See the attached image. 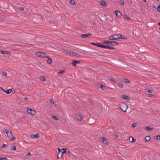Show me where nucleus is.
I'll list each match as a JSON object with an SVG mask.
<instances>
[{"instance_id": "3", "label": "nucleus", "mask_w": 160, "mask_h": 160, "mask_svg": "<svg viewBox=\"0 0 160 160\" xmlns=\"http://www.w3.org/2000/svg\"><path fill=\"white\" fill-rule=\"evenodd\" d=\"M121 36L120 34H115L112 36H110L109 38L110 40H117L120 39L119 37Z\"/></svg>"}, {"instance_id": "37", "label": "nucleus", "mask_w": 160, "mask_h": 160, "mask_svg": "<svg viewBox=\"0 0 160 160\" xmlns=\"http://www.w3.org/2000/svg\"><path fill=\"white\" fill-rule=\"evenodd\" d=\"M147 92L149 93H152L153 91L151 90H148L147 91Z\"/></svg>"}, {"instance_id": "7", "label": "nucleus", "mask_w": 160, "mask_h": 160, "mask_svg": "<svg viewBox=\"0 0 160 160\" xmlns=\"http://www.w3.org/2000/svg\"><path fill=\"white\" fill-rule=\"evenodd\" d=\"M145 129L148 131H150L153 130V127H150L149 126H147L145 127Z\"/></svg>"}, {"instance_id": "48", "label": "nucleus", "mask_w": 160, "mask_h": 160, "mask_svg": "<svg viewBox=\"0 0 160 160\" xmlns=\"http://www.w3.org/2000/svg\"><path fill=\"white\" fill-rule=\"evenodd\" d=\"M6 146V145L5 144H3V145H2V148H4V147H5V146Z\"/></svg>"}, {"instance_id": "18", "label": "nucleus", "mask_w": 160, "mask_h": 160, "mask_svg": "<svg viewBox=\"0 0 160 160\" xmlns=\"http://www.w3.org/2000/svg\"><path fill=\"white\" fill-rule=\"evenodd\" d=\"M12 90L11 89H9L7 90H4V92L7 94H9L12 91Z\"/></svg>"}, {"instance_id": "36", "label": "nucleus", "mask_w": 160, "mask_h": 160, "mask_svg": "<svg viewBox=\"0 0 160 160\" xmlns=\"http://www.w3.org/2000/svg\"><path fill=\"white\" fill-rule=\"evenodd\" d=\"M50 102L52 103V104H54V102L52 99H51L49 100Z\"/></svg>"}, {"instance_id": "25", "label": "nucleus", "mask_w": 160, "mask_h": 160, "mask_svg": "<svg viewBox=\"0 0 160 160\" xmlns=\"http://www.w3.org/2000/svg\"><path fill=\"white\" fill-rule=\"evenodd\" d=\"M65 72V71H60L59 72H58L57 73L58 75H60L61 74H62L64 73Z\"/></svg>"}, {"instance_id": "12", "label": "nucleus", "mask_w": 160, "mask_h": 160, "mask_svg": "<svg viewBox=\"0 0 160 160\" xmlns=\"http://www.w3.org/2000/svg\"><path fill=\"white\" fill-rule=\"evenodd\" d=\"M80 62L78 61L74 60L72 63V64L74 66H76V65L79 63Z\"/></svg>"}, {"instance_id": "24", "label": "nucleus", "mask_w": 160, "mask_h": 160, "mask_svg": "<svg viewBox=\"0 0 160 160\" xmlns=\"http://www.w3.org/2000/svg\"><path fill=\"white\" fill-rule=\"evenodd\" d=\"M118 86L121 88H122L123 87V85L122 83L119 82L117 84Z\"/></svg>"}, {"instance_id": "41", "label": "nucleus", "mask_w": 160, "mask_h": 160, "mask_svg": "<svg viewBox=\"0 0 160 160\" xmlns=\"http://www.w3.org/2000/svg\"><path fill=\"white\" fill-rule=\"evenodd\" d=\"M112 41H107V43L108 44V45H111V44L112 43Z\"/></svg>"}, {"instance_id": "14", "label": "nucleus", "mask_w": 160, "mask_h": 160, "mask_svg": "<svg viewBox=\"0 0 160 160\" xmlns=\"http://www.w3.org/2000/svg\"><path fill=\"white\" fill-rule=\"evenodd\" d=\"M45 58H47L48 59L47 62L49 64L51 63L52 61L51 58L49 56H47Z\"/></svg>"}, {"instance_id": "5", "label": "nucleus", "mask_w": 160, "mask_h": 160, "mask_svg": "<svg viewBox=\"0 0 160 160\" xmlns=\"http://www.w3.org/2000/svg\"><path fill=\"white\" fill-rule=\"evenodd\" d=\"M36 54L37 56L39 57H41L42 58L46 57L47 54L41 52H38L36 53Z\"/></svg>"}, {"instance_id": "6", "label": "nucleus", "mask_w": 160, "mask_h": 160, "mask_svg": "<svg viewBox=\"0 0 160 160\" xmlns=\"http://www.w3.org/2000/svg\"><path fill=\"white\" fill-rule=\"evenodd\" d=\"M27 112L29 114H30L32 115H34L36 113V111L31 108H28L27 109Z\"/></svg>"}, {"instance_id": "42", "label": "nucleus", "mask_w": 160, "mask_h": 160, "mask_svg": "<svg viewBox=\"0 0 160 160\" xmlns=\"http://www.w3.org/2000/svg\"><path fill=\"white\" fill-rule=\"evenodd\" d=\"M108 48H108V49H115L114 48H113L112 47H111L110 46H108Z\"/></svg>"}, {"instance_id": "52", "label": "nucleus", "mask_w": 160, "mask_h": 160, "mask_svg": "<svg viewBox=\"0 0 160 160\" xmlns=\"http://www.w3.org/2000/svg\"><path fill=\"white\" fill-rule=\"evenodd\" d=\"M107 42H107V41H104L102 42V43L103 44H105V43H107Z\"/></svg>"}, {"instance_id": "40", "label": "nucleus", "mask_w": 160, "mask_h": 160, "mask_svg": "<svg viewBox=\"0 0 160 160\" xmlns=\"http://www.w3.org/2000/svg\"><path fill=\"white\" fill-rule=\"evenodd\" d=\"M148 97H153L154 96V95L152 94H148Z\"/></svg>"}, {"instance_id": "28", "label": "nucleus", "mask_w": 160, "mask_h": 160, "mask_svg": "<svg viewBox=\"0 0 160 160\" xmlns=\"http://www.w3.org/2000/svg\"><path fill=\"white\" fill-rule=\"evenodd\" d=\"M39 78L42 81H45V78L43 76H40Z\"/></svg>"}, {"instance_id": "51", "label": "nucleus", "mask_w": 160, "mask_h": 160, "mask_svg": "<svg viewBox=\"0 0 160 160\" xmlns=\"http://www.w3.org/2000/svg\"><path fill=\"white\" fill-rule=\"evenodd\" d=\"M125 18H126L127 19L129 20L130 19V18L128 16H126L125 17Z\"/></svg>"}, {"instance_id": "13", "label": "nucleus", "mask_w": 160, "mask_h": 160, "mask_svg": "<svg viewBox=\"0 0 160 160\" xmlns=\"http://www.w3.org/2000/svg\"><path fill=\"white\" fill-rule=\"evenodd\" d=\"M103 6H107L108 5L106 3L103 1H101L99 2Z\"/></svg>"}, {"instance_id": "58", "label": "nucleus", "mask_w": 160, "mask_h": 160, "mask_svg": "<svg viewBox=\"0 0 160 160\" xmlns=\"http://www.w3.org/2000/svg\"><path fill=\"white\" fill-rule=\"evenodd\" d=\"M158 25H160V22L158 23Z\"/></svg>"}, {"instance_id": "10", "label": "nucleus", "mask_w": 160, "mask_h": 160, "mask_svg": "<svg viewBox=\"0 0 160 160\" xmlns=\"http://www.w3.org/2000/svg\"><path fill=\"white\" fill-rule=\"evenodd\" d=\"M91 36V34L89 33H88L87 34H82L81 35V36L82 38H86L88 37L89 36Z\"/></svg>"}, {"instance_id": "22", "label": "nucleus", "mask_w": 160, "mask_h": 160, "mask_svg": "<svg viewBox=\"0 0 160 160\" xmlns=\"http://www.w3.org/2000/svg\"><path fill=\"white\" fill-rule=\"evenodd\" d=\"M145 139L146 141H149L150 139V138L149 136H147L145 137Z\"/></svg>"}, {"instance_id": "11", "label": "nucleus", "mask_w": 160, "mask_h": 160, "mask_svg": "<svg viewBox=\"0 0 160 160\" xmlns=\"http://www.w3.org/2000/svg\"><path fill=\"white\" fill-rule=\"evenodd\" d=\"M129 141L131 142H133L136 141V140L133 137L130 136L129 138Z\"/></svg>"}, {"instance_id": "44", "label": "nucleus", "mask_w": 160, "mask_h": 160, "mask_svg": "<svg viewBox=\"0 0 160 160\" xmlns=\"http://www.w3.org/2000/svg\"><path fill=\"white\" fill-rule=\"evenodd\" d=\"M58 152H62L63 150H62V149L61 150L59 148H58Z\"/></svg>"}, {"instance_id": "8", "label": "nucleus", "mask_w": 160, "mask_h": 160, "mask_svg": "<svg viewBox=\"0 0 160 160\" xmlns=\"http://www.w3.org/2000/svg\"><path fill=\"white\" fill-rule=\"evenodd\" d=\"M39 137V134L37 133L34 135H32L31 136V138H36Z\"/></svg>"}, {"instance_id": "49", "label": "nucleus", "mask_w": 160, "mask_h": 160, "mask_svg": "<svg viewBox=\"0 0 160 160\" xmlns=\"http://www.w3.org/2000/svg\"><path fill=\"white\" fill-rule=\"evenodd\" d=\"M31 155V154L30 153V152H29L27 154H26V155L27 156H29V155Z\"/></svg>"}, {"instance_id": "62", "label": "nucleus", "mask_w": 160, "mask_h": 160, "mask_svg": "<svg viewBox=\"0 0 160 160\" xmlns=\"http://www.w3.org/2000/svg\"><path fill=\"white\" fill-rule=\"evenodd\" d=\"M159 30L160 31V28H159Z\"/></svg>"}, {"instance_id": "32", "label": "nucleus", "mask_w": 160, "mask_h": 160, "mask_svg": "<svg viewBox=\"0 0 160 160\" xmlns=\"http://www.w3.org/2000/svg\"><path fill=\"white\" fill-rule=\"evenodd\" d=\"M103 142L104 143L105 145H108V142L107 139Z\"/></svg>"}, {"instance_id": "21", "label": "nucleus", "mask_w": 160, "mask_h": 160, "mask_svg": "<svg viewBox=\"0 0 160 160\" xmlns=\"http://www.w3.org/2000/svg\"><path fill=\"white\" fill-rule=\"evenodd\" d=\"M9 52H8L5 51H2L0 50V53L2 54H6L8 53Z\"/></svg>"}, {"instance_id": "30", "label": "nucleus", "mask_w": 160, "mask_h": 160, "mask_svg": "<svg viewBox=\"0 0 160 160\" xmlns=\"http://www.w3.org/2000/svg\"><path fill=\"white\" fill-rule=\"evenodd\" d=\"M107 138H102L101 139V141L102 142H104L105 141H106L107 140Z\"/></svg>"}, {"instance_id": "61", "label": "nucleus", "mask_w": 160, "mask_h": 160, "mask_svg": "<svg viewBox=\"0 0 160 160\" xmlns=\"http://www.w3.org/2000/svg\"><path fill=\"white\" fill-rule=\"evenodd\" d=\"M13 93H15V91H13V92H12Z\"/></svg>"}, {"instance_id": "60", "label": "nucleus", "mask_w": 160, "mask_h": 160, "mask_svg": "<svg viewBox=\"0 0 160 160\" xmlns=\"http://www.w3.org/2000/svg\"><path fill=\"white\" fill-rule=\"evenodd\" d=\"M13 93H15V91H13V92H12Z\"/></svg>"}, {"instance_id": "54", "label": "nucleus", "mask_w": 160, "mask_h": 160, "mask_svg": "<svg viewBox=\"0 0 160 160\" xmlns=\"http://www.w3.org/2000/svg\"><path fill=\"white\" fill-rule=\"evenodd\" d=\"M121 4L122 5H123L124 4V2H121Z\"/></svg>"}, {"instance_id": "17", "label": "nucleus", "mask_w": 160, "mask_h": 160, "mask_svg": "<svg viewBox=\"0 0 160 160\" xmlns=\"http://www.w3.org/2000/svg\"><path fill=\"white\" fill-rule=\"evenodd\" d=\"M91 44L92 45H94L95 46H98L99 47H100V45H101V44H100L99 43H94V42H92L91 43Z\"/></svg>"}, {"instance_id": "53", "label": "nucleus", "mask_w": 160, "mask_h": 160, "mask_svg": "<svg viewBox=\"0 0 160 160\" xmlns=\"http://www.w3.org/2000/svg\"><path fill=\"white\" fill-rule=\"evenodd\" d=\"M0 89H1V90H2V91H4V90H5L3 89V88H2V87H0Z\"/></svg>"}, {"instance_id": "34", "label": "nucleus", "mask_w": 160, "mask_h": 160, "mask_svg": "<svg viewBox=\"0 0 160 160\" xmlns=\"http://www.w3.org/2000/svg\"><path fill=\"white\" fill-rule=\"evenodd\" d=\"M100 87L103 90H104L105 88V86L103 85H101Z\"/></svg>"}, {"instance_id": "19", "label": "nucleus", "mask_w": 160, "mask_h": 160, "mask_svg": "<svg viewBox=\"0 0 160 160\" xmlns=\"http://www.w3.org/2000/svg\"><path fill=\"white\" fill-rule=\"evenodd\" d=\"M76 118L79 120H82V117L79 115H77L76 116Z\"/></svg>"}, {"instance_id": "39", "label": "nucleus", "mask_w": 160, "mask_h": 160, "mask_svg": "<svg viewBox=\"0 0 160 160\" xmlns=\"http://www.w3.org/2000/svg\"><path fill=\"white\" fill-rule=\"evenodd\" d=\"M72 51H67V52L68 53H69L72 55Z\"/></svg>"}, {"instance_id": "55", "label": "nucleus", "mask_w": 160, "mask_h": 160, "mask_svg": "<svg viewBox=\"0 0 160 160\" xmlns=\"http://www.w3.org/2000/svg\"><path fill=\"white\" fill-rule=\"evenodd\" d=\"M24 99L26 100H28V98L26 97L24 98Z\"/></svg>"}, {"instance_id": "20", "label": "nucleus", "mask_w": 160, "mask_h": 160, "mask_svg": "<svg viewBox=\"0 0 160 160\" xmlns=\"http://www.w3.org/2000/svg\"><path fill=\"white\" fill-rule=\"evenodd\" d=\"M111 45H113L114 46L118 45V42H116L112 41L111 44Z\"/></svg>"}, {"instance_id": "16", "label": "nucleus", "mask_w": 160, "mask_h": 160, "mask_svg": "<svg viewBox=\"0 0 160 160\" xmlns=\"http://www.w3.org/2000/svg\"><path fill=\"white\" fill-rule=\"evenodd\" d=\"M122 98H123L124 99H126L127 100H128L130 99L129 98L128 96L126 95H123L122 96Z\"/></svg>"}, {"instance_id": "15", "label": "nucleus", "mask_w": 160, "mask_h": 160, "mask_svg": "<svg viewBox=\"0 0 160 160\" xmlns=\"http://www.w3.org/2000/svg\"><path fill=\"white\" fill-rule=\"evenodd\" d=\"M72 55L74 56H76L77 57H79L80 55L78 53H76L75 52H72Z\"/></svg>"}, {"instance_id": "47", "label": "nucleus", "mask_w": 160, "mask_h": 160, "mask_svg": "<svg viewBox=\"0 0 160 160\" xmlns=\"http://www.w3.org/2000/svg\"><path fill=\"white\" fill-rule=\"evenodd\" d=\"M111 81H112V82H115V80L113 79V78H111Z\"/></svg>"}, {"instance_id": "45", "label": "nucleus", "mask_w": 160, "mask_h": 160, "mask_svg": "<svg viewBox=\"0 0 160 160\" xmlns=\"http://www.w3.org/2000/svg\"><path fill=\"white\" fill-rule=\"evenodd\" d=\"M12 149L13 150H16V147L15 146H14L13 148H12Z\"/></svg>"}, {"instance_id": "33", "label": "nucleus", "mask_w": 160, "mask_h": 160, "mask_svg": "<svg viewBox=\"0 0 160 160\" xmlns=\"http://www.w3.org/2000/svg\"><path fill=\"white\" fill-rule=\"evenodd\" d=\"M7 75V73H6L5 72H3L2 73V75L3 76H6Z\"/></svg>"}, {"instance_id": "57", "label": "nucleus", "mask_w": 160, "mask_h": 160, "mask_svg": "<svg viewBox=\"0 0 160 160\" xmlns=\"http://www.w3.org/2000/svg\"><path fill=\"white\" fill-rule=\"evenodd\" d=\"M115 136L116 137H118V135H117V134H116L115 135Z\"/></svg>"}, {"instance_id": "2", "label": "nucleus", "mask_w": 160, "mask_h": 160, "mask_svg": "<svg viewBox=\"0 0 160 160\" xmlns=\"http://www.w3.org/2000/svg\"><path fill=\"white\" fill-rule=\"evenodd\" d=\"M5 132L7 134L8 138L10 139L14 140L15 139V138L13 137L11 131L8 129H5Z\"/></svg>"}, {"instance_id": "38", "label": "nucleus", "mask_w": 160, "mask_h": 160, "mask_svg": "<svg viewBox=\"0 0 160 160\" xmlns=\"http://www.w3.org/2000/svg\"><path fill=\"white\" fill-rule=\"evenodd\" d=\"M157 8V10H158L159 12H160V5H158V6Z\"/></svg>"}, {"instance_id": "31", "label": "nucleus", "mask_w": 160, "mask_h": 160, "mask_svg": "<svg viewBox=\"0 0 160 160\" xmlns=\"http://www.w3.org/2000/svg\"><path fill=\"white\" fill-rule=\"evenodd\" d=\"M156 138H154L155 140H159L160 139V135H157L156 136Z\"/></svg>"}, {"instance_id": "23", "label": "nucleus", "mask_w": 160, "mask_h": 160, "mask_svg": "<svg viewBox=\"0 0 160 160\" xmlns=\"http://www.w3.org/2000/svg\"><path fill=\"white\" fill-rule=\"evenodd\" d=\"M100 47H101V48H107V49H108V48H108V46H106V45H100Z\"/></svg>"}, {"instance_id": "4", "label": "nucleus", "mask_w": 160, "mask_h": 160, "mask_svg": "<svg viewBox=\"0 0 160 160\" xmlns=\"http://www.w3.org/2000/svg\"><path fill=\"white\" fill-rule=\"evenodd\" d=\"M67 149V148H65V149L64 148H62V150H63L62 152H58L57 154V158L58 159H60L61 158L63 153H65L66 152V150Z\"/></svg>"}, {"instance_id": "29", "label": "nucleus", "mask_w": 160, "mask_h": 160, "mask_svg": "<svg viewBox=\"0 0 160 160\" xmlns=\"http://www.w3.org/2000/svg\"><path fill=\"white\" fill-rule=\"evenodd\" d=\"M123 82H124L126 83H130V81L129 80L127 79H123Z\"/></svg>"}, {"instance_id": "59", "label": "nucleus", "mask_w": 160, "mask_h": 160, "mask_svg": "<svg viewBox=\"0 0 160 160\" xmlns=\"http://www.w3.org/2000/svg\"><path fill=\"white\" fill-rule=\"evenodd\" d=\"M143 1L145 2H146V0H143Z\"/></svg>"}, {"instance_id": "35", "label": "nucleus", "mask_w": 160, "mask_h": 160, "mask_svg": "<svg viewBox=\"0 0 160 160\" xmlns=\"http://www.w3.org/2000/svg\"><path fill=\"white\" fill-rule=\"evenodd\" d=\"M52 117L55 120H57L58 119H57V117L53 115H52Z\"/></svg>"}, {"instance_id": "43", "label": "nucleus", "mask_w": 160, "mask_h": 160, "mask_svg": "<svg viewBox=\"0 0 160 160\" xmlns=\"http://www.w3.org/2000/svg\"><path fill=\"white\" fill-rule=\"evenodd\" d=\"M132 126L133 127H135L136 126V124L135 123H133L132 125Z\"/></svg>"}, {"instance_id": "1", "label": "nucleus", "mask_w": 160, "mask_h": 160, "mask_svg": "<svg viewBox=\"0 0 160 160\" xmlns=\"http://www.w3.org/2000/svg\"><path fill=\"white\" fill-rule=\"evenodd\" d=\"M119 107L124 112H126L127 109L128 108V105L122 102L119 105Z\"/></svg>"}, {"instance_id": "56", "label": "nucleus", "mask_w": 160, "mask_h": 160, "mask_svg": "<svg viewBox=\"0 0 160 160\" xmlns=\"http://www.w3.org/2000/svg\"><path fill=\"white\" fill-rule=\"evenodd\" d=\"M4 160H9L7 158H4Z\"/></svg>"}, {"instance_id": "27", "label": "nucleus", "mask_w": 160, "mask_h": 160, "mask_svg": "<svg viewBox=\"0 0 160 160\" xmlns=\"http://www.w3.org/2000/svg\"><path fill=\"white\" fill-rule=\"evenodd\" d=\"M69 2L72 5H74L75 4V2L73 0H70Z\"/></svg>"}, {"instance_id": "26", "label": "nucleus", "mask_w": 160, "mask_h": 160, "mask_svg": "<svg viewBox=\"0 0 160 160\" xmlns=\"http://www.w3.org/2000/svg\"><path fill=\"white\" fill-rule=\"evenodd\" d=\"M120 39H127L123 35H122L121 34V36L119 37Z\"/></svg>"}, {"instance_id": "9", "label": "nucleus", "mask_w": 160, "mask_h": 160, "mask_svg": "<svg viewBox=\"0 0 160 160\" xmlns=\"http://www.w3.org/2000/svg\"><path fill=\"white\" fill-rule=\"evenodd\" d=\"M115 12L116 14V15H117V17H118L119 18H120L121 17L122 14L118 10H115Z\"/></svg>"}, {"instance_id": "50", "label": "nucleus", "mask_w": 160, "mask_h": 160, "mask_svg": "<svg viewBox=\"0 0 160 160\" xmlns=\"http://www.w3.org/2000/svg\"><path fill=\"white\" fill-rule=\"evenodd\" d=\"M4 160V158H0V160Z\"/></svg>"}, {"instance_id": "46", "label": "nucleus", "mask_w": 160, "mask_h": 160, "mask_svg": "<svg viewBox=\"0 0 160 160\" xmlns=\"http://www.w3.org/2000/svg\"><path fill=\"white\" fill-rule=\"evenodd\" d=\"M19 9H20V10L21 11H23L24 10V9L23 8V7L20 8Z\"/></svg>"}]
</instances>
